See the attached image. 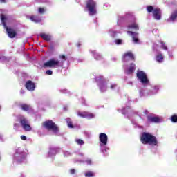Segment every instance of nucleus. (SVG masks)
<instances>
[{
    "label": "nucleus",
    "mask_w": 177,
    "mask_h": 177,
    "mask_svg": "<svg viewBox=\"0 0 177 177\" xmlns=\"http://www.w3.org/2000/svg\"><path fill=\"white\" fill-rule=\"evenodd\" d=\"M115 45H121L122 44V39H116L115 40Z\"/></svg>",
    "instance_id": "nucleus-31"
},
{
    "label": "nucleus",
    "mask_w": 177,
    "mask_h": 177,
    "mask_svg": "<svg viewBox=\"0 0 177 177\" xmlns=\"http://www.w3.org/2000/svg\"><path fill=\"white\" fill-rule=\"evenodd\" d=\"M115 88H117V84H111V86H110L111 89H115Z\"/></svg>",
    "instance_id": "nucleus-40"
},
{
    "label": "nucleus",
    "mask_w": 177,
    "mask_h": 177,
    "mask_svg": "<svg viewBox=\"0 0 177 177\" xmlns=\"http://www.w3.org/2000/svg\"><path fill=\"white\" fill-rule=\"evenodd\" d=\"M147 114H149V111H147V110L144 111V114H142V115H147Z\"/></svg>",
    "instance_id": "nucleus-44"
},
{
    "label": "nucleus",
    "mask_w": 177,
    "mask_h": 177,
    "mask_svg": "<svg viewBox=\"0 0 177 177\" xmlns=\"http://www.w3.org/2000/svg\"><path fill=\"white\" fill-rule=\"evenodd\" d=\"M147 10L148 13H152L154 19L156 20L161 19V10L158 8H154L153 6H149L147 7Z\"/></svg>",
    "instance_id": "nucleus-5"
},
{
    "label": "nucleus",
    "mask_w": 177,
    "mask_h": 177,
    "mask_svg": "<svg viewBox=\"0 0 177 177\" xmlns=\"http://www.w3.org/2000/svg\"><path fill=\"white\" fill-rule=\"evenodd\" d=\"M46 12V8H39L38 9V12L40 13L41 15H43V13H45Z\"/></svg>",
    "instance_id": "nucleus-30"
},
{
    "label": "nucleus",
    "mask_w": 177,
    "mask_h": 177,
    "mask_svg": "<svg viewBox=\"0 0 177 177\" xmlns=\"http://www.w3.org/2000/svg\"><path fill=\"white\" fill-rule=\"evenodd\" d=\"M131 29L139 30V26L138 25V24H136V22H133L131 25L128 26V30H131Z\"/></svg>",
    "instance_id": "nucleus-21"
},
{
    "label": "nucleus",
    "mask_w": 177,
    "mask_h": 177,
    "mask_svg": "<svg viewBox=\"0 0 177 177\" xmlns=\"http://www.w3.org/2000/svg\"><path fill=\"white\" fill-rule=\"evenodd\" d=\"M20 124L24 131H31V126L30 125V122L24 118V116H21L20 118Z\"/></svg>",
    "instance_id": "nucleus-12"
},
{
    "label": "nucleus",
    "mask_w": 177,
    "mask_h": 177,
    "mask_svg": "<svg viewBox=\"0 0 177 177\" xmlns=\"http://www.w3.org/2000/svg\"><path fill=\"white\" fill-rule=\"evenodd\" d=\"M77 46H80V44H77Z\"/></svg>",
    "instance_id": "nucleus-51"
},
{
    "label": "nucleus",
    "mask_w": 177,
    "mask_h": 177,
    "mask_svg": "<svg viewBox=\"0 0 177 177\" xmlns=\"http://www.w3.org/2000/svg\"><path fill=\"white\" fill-rule=\"evenodd\" d=\"M14 160L17 161V162H23V161L26 160V155L21 149L19 148L16 150V152L14 155Z\"/></svg>",
    "instance_id": "nucleus-8"
},
{
    "label": "nucleus",
    "mask_w": 177,
    "mask_h": 177,
    "mask_svg": "<svg viewBox=\"0 0 177 177\" xmlns=\"http://www.w3.org/2000/svg\"><path fill=\"white\" fill-rule=\"evenodd\" d=\"M79 156H81V157H82V156H84V154L80 153Z\"/></svg>",
    "instance_id": "nucleus-50"
},
{
    "label": "nucleus",
    "mask_w": 177,
    "mask_h": 177,
    "mask_svg": "<svg viewBox=\"0 0 177 177\" xmlns=\"http://www.w3.org/2000/svg\"><path fill=\"white\" fill-rule=\"evenodd\" d=\"M70 174H71L72 175L74 174H75V169H71L70 170Z\"/></svg>",
    "instance_id": "nucleus-41"
},
{
    "label": "nucleus",
    "mask_w": 177,
    "mask_h": 177,
    "mask_svg": "<svg viewBox=\"0 0 177 177\" xmlns=\"http://www.w3.org/2000/svg\"><path fill=\"white\" fill-rule=\"evenodd\" d=\"M14 128H15V129H17V128H19V124H14Z\"/></svg>",
    "instance_id": "nucleus-45"
},
{
    "label": "nucleus",
    "mask_w": 177,
    "mask_h": 177,
    "mask_svg": "<svg viewBox=\"0 0 177 177\" xmlns=\"http://www.w3.org/2000/svg\"><path fill=\"white\" fill-rule=\"evenodd\" d=\"M141 142L143 143V145L156 146L157 138L149 133H143L141 136Z\"/></svg>",
    "instance_id": "nucleus-3"
},
{
    "label": "nucleus",
    "mask_w": 177,
    "mask_h": 177,
    "mask_svg": "<svg viewBox=\"0 0 177 177\" xmlns=\"http://www.w3.org/2000/svg\"><path fill=\"white\" fill-rule=\"evenodd\" d=\"M127 34L132 37L133 42H134V44H139V39H138L139 35L138 33H135L132 31H127Z\"/></svg>",
    "instance_id": "nucleus-16"
},
{
    "label": "nucleus",
    "mask_w": 177,
    "mask_h": 177,
    "mask_svg": "<svg viewBox=\"0 0 177 177\" xmlns=\"http://www.w3.org/2000/svg\"><path fill=\"white\" fill-rule=\"evenodd\" d=\"M86 8L88 10V14L90 16H93V15H96V2H95V1H88L86 4Z\"/></svg>",
    "instance_id": "nucleus-9"
},
{
    "label": "nucleus",
    "mask_w": 177,
    "mask_h": 177,
    "mask_svg": "<svg viewBox=\"0 0 177 177\" xmlns=\"http://www.w3.org/2000/svg\"><path fill=\"white\" fill-rule=\"evenodd\" d=\"M96 81L98 82V86L101 92H106L107 91V82H106L104 77L100 76L96 78Z\"/></svg>",
    "instance_id": "nucleus-10"
},
{
    "label": "nucleus",
    "mask_w": 177,
    "mask_h": 177,
    "mask_svg": "<svg viewBox=\"0 0 177 177\" xmlns=\"http://www.w3.org/2000/svg\"><path fill=\"white\" fill-rule=\"evenodd\" d=\"M1 23L6 29V31L10 38H15L16 37V31L10 28H8L6 26V23H9L10 21V18L8 16H6L4 15H1Z\"/></svg>",
    "instance_id": "nucleus-2"
},
{
    "label": "nucleus",
    "mask_w": 177,
    "mask_h": 177,
    "mask_svg": "<svg viewBox=\"0 0 177 177\" xmlns=\"http://www.w3.org/2000/svg\"><path fill=\"white\" fill-rule=\"evenodd\" d=\"M76 143L77 145H84V140H82L81 139H77V140H76Z\"/></svg>",
    "instance_id": "nucleus-33"
},
{
    "label": "nucleus",
    "mask_w": 177,
    "mask_h": 177,
    "mask_svg": "<svg viewBox=\"0 0 177 177\" xmlns=\"http://www.w3.org/2000/svg\"><path fill=\"white\" fill-rule=\"evenodd\" d=\"M64 155L65 157H68V156H71V153H70L68 151H64Z\"/></svg>",
    "instance_id": "nucleus-38"
},
{
    "label": "nucleus",
    "mask_w": 177,
    "mask_h": 177,
    "mask_svg": "<svg viewBox=\"0 0 177 177\" xmlns=\"http://www.w3.org/2000/svg\"><path fill=\"white\" fill-rule=\"evenodd\" d=\"M115 34H116L115 32L113 30H109V35H111V37H115Z\"/></svg>",
    "instance_id": "nucleus-36"
},
{
    "label": "nucleus",
    "mask_w": 177,
    "mask_h": 177,
    "mask_svg": "<svg viewBox=\"0 0 177 177\" xmlns=\"http://www.w3.org/2000/svg\"><path fill=\"white\" fill-rule=\"evenodd\" d=\"M167 52H168L169 57L170 58L174 57V55H172V53H171V52H169V51H167Z\"/></svg>",
    "instance_id": "nucleus-42"
},
{
    "label": "nucleus",
    "mask_w": 177,
    "mask_h": 177,
    "mask_svg": "<svg viewBox=\"0 0 177 177\" xmlns=\"http://www.w3.org/2000/svg\"><path fill=\"white\" fill-rule=\"evenodd\" d=\"M21 93L24 94V90H21Z\"/></svg>",
    "instance_id": "nucleus-49"
},
{
    "label": "nucleus",
    "mask_w": 177,
    "mask_h": 177,
    "mask_svg": "<svg viewBox=\"0 0 177 177\" xmlns=\"http://www.w3.org/2000/svg\"><path fill=\"white\" fill-rule=\"evenodd\" d=\"M148 121L150 122H162V118L160 116H149Z\"/></svg>",
    "instance_id": "nucleus-17"
},
{
    "label": "nucleus",
    "mask_w": 177,
    "mask_h": 177,
    "mask_svg": "<svg viewBox=\"0 0 177 177\" xmlns=\"http://www.w3.org/2000/svg\"><path fill=\"white\" fill-rule=\"evenodd\" d=\"M85 162H86L87 165H92V160L91 159L86 160Z\"/></svg>",
    "instance_id": "nucleus-35"
},
{
    "label": "nucleus",
    "mask_w": 177,
    "mask_h": 177,
    "mask_svg": "<svg viewBox=\"0 0 177 177\" xmlns=\"http://www.w3.org/2000/svg\"><path fill=\"white\" fill-rule=\"evenodd\" d=\"M158 91H160V86H155L151 88V90L149 93L146 92V91H140V96L141 97H143V96H149V95H156V93H158Z\"/></svg>",
    "instance_id": "nucleus-11"
},
{
    "label": "nucleus",
    "mask_w": 177,
    "mask_h": 177,
    "mask_svg": "<svg viewBox=\"0 0 177 177\" xmlns=\"http://www.w3.org/2000/svg\"><path fill=\"white\" fill-rule=\"evenodd\" d=\"M46 74H47V75H52V74H53V71L51 70H48L46 71Z\"/></svg>",
    "instance_id": "nucleus-37"
},
{
    "label": "nucleus",
    "mask_w": 177,
    "mask_h": 177,
    "mask_svg": "<svg viewBox=\"0 0 177 177\" xmlns=\"http://www.w3.org/2000/svg\"><path fill=\"white\" fill-rule=\"evenodd\" d=\"M77 115L79 117H82V118H87V120H92V118H95V115L94 113H91L89 112H78Z\"/></svg>",
    "instance_id": "nucleus-13"
},
{
    "label": "nucleus",
    "mask_w": 177,
    "mask_h": 177,
    "mask_svg": "<svg viewBox=\"0 0 177 177\" xmlns=\"http://www.w3.org/2000/svg\"><path fill=\"white\" fill-rule=\"evenodd\" d=\"M176 17H177V10L174 11L171 13L169 19H167V21H175V19H176Z\"/></svg>",
    "instance_id": "nucleus-20"
},
{
    "label": "nucleus",
    "mask_w": 177,
    "mask_h": 177,
    "mask_svg": "<svg viewBox=\"0 0 177 177\" xmlns=\"http://www.w3.org/2000/svg\"><path fill=\"white\" fill-rule=\"evenodd\" d=\"M66 122L68 124V128H74V127L73 126V123H71V119L66 118Z\"/></svg>",
    "instance_id": "nucleus-29"
},
{
    "label": "nucleus",
    "mask_w": 177,
    "mask_h": 177,
    "mask_svg": "<svg viewBox=\"0 0 177 177\" xmlns=\"http://www.w3.org/2000/svg\"><path fill=\"white\" fill-rule=\"evenodd\" d=\"M5 60H6V57L5 56L0 57V63H2V62H5Z\"/></svg>",
    "instance_id": "nucleus-39"
},
{
    "label": "nucleus",
    "mask_w": 177,
    "mask_h": 177,
    "mask_svg": "<svg viewBox=\"0 0 177 177\" xmlns=\"http://www.w3.org/2000/svg\"><path fill=\"white\" fill-rule=\"evenodd\" d=\"M85 176L86 177H93L95 176V173L93 171H87L85 173Z\"/></svg>",
    "instance_id": "nucleus-28"
},
{
    "label": "nucleus",
    "mask_w": 177,
    "mask_h": 177,
    "mask_svg": "<svg viewBox=\"0 0 177 177\" xmlns=\"http://www.w3.org/2000/svg\"><path fill=\"white\" fill-rule=\"evenodd\" d=\"M130 60H135V57H133V54L131 52H127L123 55V62L127 63V62H129Z\"/></svg>",
    "instance_id": "nucleus-15"
},
{
    "label": "nucleus",
    "mask_w": 177,
    "mask_h": 177,
    "mask_svg": "<svg viewBox=\"0 0 177 177\" xmlns=\"http://www.w3.org/2000/svg\"><path fill=\"white\" fill-rule=\"evenodd\" d=\"M156 60L158 63H162L164 62V57L162 54L158 53L156 57Z\"/></svg>",
    "instance_id": "nucleus-22"
},
{
    "label": "nucleus",
    "mask_w": 177,
    "mask_h": 177,
    "mask_svg": "<svg viewBox=\"0 0 177 177\" xmlns=\"http://www.w3.org/2000/svg\"><path fill=\"white\" fill-rule=\"evenodd\" d=\"M159 44L161 49H163V50L168 51V47H167V45L165 44V43H164L163 41H160Z\"/></svg>",
    "instance_id": "nucleus-25"
},
{
    "label": "nucleus",
    "mask_w": 177,
    "mask_h": 177,
    "mask_svg": "<svg viewBox=\"0 0 177 177\" xmlns=\"http://www.w3.org/2000/svg\"><path fill=\"white\" fill-rule=\"evenodd\" d=\"M25 86L28 91H35V84H34L31 80L27 81Z\"/></svg>",
    "instance_id": "nucleus-18"
},
{
    "label": "nucleus",
    "mask_w": 177,
    "mask_h": 177,
    "mask_svg": "<svg viewBox=\"0 0 177 177\" xmlns=\"http://www.w3.org/2000/svg\"><path fill=\"white\" fill-rule=\"evenodd\" d=\"M171 121L173 122H177V115H174L173 116H171Z\"/></svg>",
    "instance_id": "nucleus-32"
},
{
    "label": "nucleus",
    "mask_w": 177,
    "mask_h": 177,
    "mask_svg": "<svg viewBox=\"0 0 177 177\" xmlns=\"http://www.w3.org/2000/svg\"><path fill=\"white\" fill-rule=\"evenodd\" d=\"M21 139L22 140H26L27 139V137H26L25 136H21Z\"/></svg>",
    "instance_id": "nucleus-43"
},
{
    "label": "nucleus",
    "mask_w": 177,
    "mask_h": 177,
    "mask_svg": "<svg viewBox=\"0 0 177 177\" xmlns=\"http://www.w3.org/2000/svg\"><path fill=\"white\" fill-rule=\"evenodd\" d=\"M77 162H79L80 164H82V162H85L84 161H82L81 160H79L77 161Z\"/></svg>",
    "instance_id": "nucleus-46"
},
{
    "label": "nucleus",
    "mask_w": 177,
    "mask_h": 177,
    "mask_svg": "<svg viewBox=\"0 0 177 177\" xmlns=\"http://www.w3.org/2000/svg\"><path fill=\"white\" fill-rule=\"evenodd\" d=\"M43 126L44 128H46V129H48V131H53L55 133H57L58 132L59 129L57 128V126L55 125V122L52 120H48L43 123Z\"/></svg>",
    "instance_id": "nucleus-7"
},
{
    "label": "nucleus",
    "mask_w": 177,
    "mask_h": 177,
    "mask_svg": "<svg viewBox=\"0 0 177 177\" xmlns=\"http://www.w3.org/2000/svg\"><path fill=\"white\" fill-rule=\"evenodd\" d=\"M30 19L32 21H34V23H39L41 21V18H39V17L35 16V15H32L30 17Z\"/></svg>",
    "instance_id": "nucleus-23"
},
{
    "label": "nucleus",
    "mask_w": 177,
    "mask_h": 177,
    "mask_svg": "<svg viewBox=\"0 0 177 177\" xmlns=\"http://www.w3.org/2000/svg\"><path fill=\"white\" fill-rule=\"evenodd\" d=\"M137 78L145 86H146V85H149V78H147V75L142 71H137Z\"/></svg>",
    "instance_id": "nucleus-6"
},
{
    "label": "nucleus",
    "mask_w": 177,
    "mask_h": 177,
    "mask_svg": "<svg viewBox=\"0 0 177 177\" xmlns=\"http://www.w3.org/2000/svg\"><path fill=\"white\" fill-rule=\"evenodd\" d=\"M3 139V136L0 134V140Z\"/></svg>",
    "instance_id": "nucleus-48"
},
{
    "label": "nucleus",
    "mask_w": 177,
    "mask_h": 177,
    "mask_svg": "<svg viewBox=\"0 0 177 177\" xmlns=\"http://www.w3.org/2000/svg\"><path fill=\"white\" fill-rule=\"evenodd\" d=\"M0 160H1V156H0Z\"/></svg>",
    "instance_id": "nucleus-52"
},
{
    "label": "nucleus",
    "mask_w": 177,
    "mask_h": 177,
    "mask_svg": "<svg viewBox=\"0 0 177 177\" xmlns=\"http://www.w3.org/2000/svg\"><path fill=\"white\" fill-rule=\"evenodd\" d=\"M21 109L24 111H28V110H31V106L27 105V104H22L21 105Z\"/></svg>",
    "instance_id": "nucleus-26"
},
{
    "label": "nucleus",
    "mask_w": 177,
    "mask_h": 177,
    "mask_svg": "<svg viewBox=\"0 0 177 177\" xmlns=\"http://www.w3.org/2000/svg\"><path fill=\"white\" fill-rule=\"evenodd\" d=\"M124 68L126 74H132L136 70V66L135 64H131L129 66H124Z\"/></svg>",
    "instance_id": "nucleus-14"
},
{
    "label": "nucleus",
    "mask_w": 177,
    "mask_h": 177,
    "mask_svg": "<svg viewBox=\"0 0 177 177\" xmlns=\"http://www.w3.org/2000/svg\"><path fill=\"white\" fill-rule=\"evenodd\" d=\"M59 149L57 148H51L48 151L49 157H52V156H55L57 153H58Z\"/></svg>",
    "instance_id": "nucleus-19"
},
{
    "label": "nucleus",
    "mask_w": 177,
    "mask_h": 177,
    "mask_svg": "<svg viewBox=\"0 0 177 177\" xmlns=\"http://www.w3.org/2000/svg\"><path fill=\"white\" fill-rule=\"evenodd\" d=\"M128 110H129V107H126V108H124V109H123L122 110V114H127V111H128Z\"/></svg>",
    "instance_id": "nucleus-34"
},
{
    "label": "nucleus",
    "mask_w": 177,
    "mask_h": 177,
    "mask_svg": "<svg viewBox=\"0 0 177 177\" xmlns=\"http://www.w3.org/2000/svg\"><path fill=\"white\" fill-rule=\"evenodd\" d=\"M157 49V44L153 45V50H156Z\"/></svg>",
    "instance_id": "nucleus-47"
},
{
    "label": "nucleus",
    "mask_w": 177,
    "mask_h": 177,
    "mask_svg": "<svg viewBox=\"0 0 177 177\" xmlns=\"http://www.w3.org/2000/svg\"><path fill=\"white\" fill-rule=\"evenodd\" d=\"M40 37L44 40V41H49L51 38L50 35H48L46 33H41Z\"/></svg>",
    "instance_id": "nucleus-24"
},
{
    "label": "nucleus",
    "mask_w": 177,
    "mask_h": 177,
    "mask_svg": "<svg viewBox=\"0 0 177 177\" xmlns=\"http://www.w3.org/2000/svg\"><path fill=\"white\" fill-rule=\"evenodd\" d=\"M99 140L100 150L102 153L106 154V153H107V150H109V148L107 147V140H109L107 134L104 133H101L99 136Z\"/></svg>",
    "instance_id": "nucleus-4"
},
{
    "label": "nucleus",
    "mask_w": 177,
    "mask_h": 177,
    "mask_svg": "<svg viewBox=\"0 0 177 177\" xmlns=\"http://www.w3.org/2000/svg\"><path fill=\"white\" fill-rule=\"evenodd\" d=\"M93 53L94 54V57L96 60H100L102 59V56L100 54L93 51Z\"/></svg>",
    "instance_id": "nucleus-27"
},
{
    "label": "nucleus",
    "mask_w": 177,
    "mask_h": 177,
    "mask_svg": "<svg viewBox=\"0 0 177 177\" xmlns=\"http://www.w3.org/2000/svg\"><path fill=\"white\" fill-rule=\"evenodd\" d=\"M59 59V60L55 58L48 60L44 64V67H47L48 68H59V67H63L64 62L67 60V57L63 55H60Z\"/></svg>",
    "instance_id": "nucleus-1"
}]
</instances>
